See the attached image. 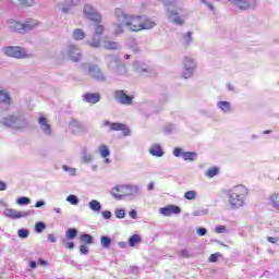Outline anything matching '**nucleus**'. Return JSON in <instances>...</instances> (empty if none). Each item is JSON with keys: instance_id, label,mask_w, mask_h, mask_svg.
Instances as JSON below:
<instances>
[{"instance_id": "aec40b11", "label": "nucleus", "mask_w": 279, "mask_h": 279, "mask_svg": "<svg viewBox=\"0 0 279 279\" xmlns=\"http://www.w3.org/2000/svg\"><path fill=\"white\" fill-rule=\"evenodd\" d=\"M217 107L222 110V112H232V105L230 101H219Z\"/></svg>"}, {"instance_id": "9d476101", "label": "nucleus", "mask_w": 279, "mask_h": 279, "mask_svg": "<svg viewBox=\"0 0 279 279\" xmlns=\"http://www.w3.org/2000/svg\"><path fill=\"white\" fill-rule=\"evenodd\" d=\"M85 16L89 19V21H94L95 23H101V14L95 10V8L90 7L89 4H86L83 10Z\"/></svg>"}, {"instance_id": "cd10ccee", "label": "nucleus", "mask_w": 279, "mask_h": 279, "mask_svg": "<svg viewBox=\"0 0 279 279\" xmlns=\"http://www.w3.org/2000/svg\"><path fill=\"white\" fill-rule=\"evenodd\" d=\"M169 16L177 25H182V23H184V21H182L180 16H178V12L171 11Z\"/></svg>"}, {"instance_id": "864d4df0", "label": "nucleus", "mask_w": 279, "mask_h": 279, "mask_svg": "<svg viewBox=\"0 0 279 279\" xmlns=\"http://www.w3.org/2000/svg\"><path fill=\"white\" fill-rule=\"evenodd\" d=\"M267 241L269 243L276 244V243H278V238L269 236V238H267Z\"/></svg>"}, {"instance_id": "4c0bfd02", "label": "nucleus", "mask_w": 279, "mask_h": 279, "mask_svg": "<svg viewBox=\"0 0 279 279\" xmlns=\"http://www.w3.org/2000/svg\"><path fill=\"white\" fill-rule=\"evenodd\" d=\"M114 215L117 219H124L125 218V209L119 208L116 209Z\"/></svg>"}, {"instance_id": "680f3d73", "label": "nucleus", "mask_w": 279, "mask_h": 279, "mask_svg": "<svg viewBox=\"0 0 279 279\" xmlns=\"http://www.w3.org/2000/svg\"><path fill=\"white\" fill-rule=\"evenodd\" d=\"M29 267L31 269H36V262H31Z\"/></svg>"}, {"instance_id": "ddd939ff", "label": "nucleus", "mask_w": 279, "mask_h": 279, "mask_svg": "<svg viewBox=\"0 0 279 279\" xmlns=\"http://www.w3.org/2000/svg\"><path fill=\"white\" fill-rule=\"evenodd\" d=\"M68 56L72 62H80L82 60V53H80V49L76 46L68 47Z\"/></svg>"}, {"instance_id": "13d9d810", "label": "nucleus", "mask_w": 279, "mask_h": 279, "mask_svg": "<svg viewBox=\"0 0 279 279\" xmlns=\"http://www.w3.org/2000/svg\"><path fill=\"white\" fill-rule=\"evenodd\" d=\"M185 38L187 39V43H191V40H192V33H191V32H187V33L185 34Z\"/></svg>"}, {"instance_id": "bb28decb", "label": "nucleus", "mask_w": 279, "mask_h": 279, "mask_svg": "<svg viewBox=\"0 0 279 279\" xmlns=\"http://www.w3.org/2000/svg\"><path fill=\"white\" fill-rule=\"evenodd\" d=\"M77 236V229H68L65 231V239L73 240Z\"/></svg>"}, {"instance_id": "a211bd4d", "label": "nucleus", "mask_w": 279, "mask_h": 279, "mask_svg": "<svg viewBox=\"0 0 279 279\" xmlns=\"http://www.w3.org/2000/svg\"><path fill=\"white\" fill-rule=\"evenodd\" d=\"M125 24H123V22L118 21V23L113 24V34L116 36H121V34H123V32H125Z\"/></svg>"}, {"instance_id": "e2e57ef3", "label": "nucleus", "mask_w": 279, "mask_h": 279, "mask_svg": "<svg viewBox=\"0 0 279 279\" xmlns=\"http://www.w3.org/2000/svg\"><path fill=\"white\" fill-rule=\"evenodd\" d=\"M54 211H57V213H58V215H60V214L62 213V209H60V208H56V209H54Z\"/></svg>"}, {"instance_id": "6e6d98bb", "label": "nucleus", "mask_w": 279, "mask_h": 279, "mask_svg": "<svg viewBox=\"0 0 279 279\" xmlns=\"http://www.w3.org/2000/svg\"><path fill=\"white\" fill-rule=\"evenodd\" d=\"M129 215H130L131 219H136V216H137L136 210H134V209L131 210Z\"/></svg>"}, {"instance_id": "412c9836", "label": "nucleus", "mask_w": 279, "mask_h": 279, "mask_svg": "<svg viewBox=\"0 0 279 279\" xmlns=\"http://www.w3.org/2000/svg\"><path fill=\"white\" fill-rule=\"evenodd\" d=\"M183 68L195 70V60H193L191 57H185L183 60Z\"/></svg>"}, {"instance_id": "0eeeda50", "label": "nucleus", "mask_w": 279, "mask_h": 279, "mask_svg": "<svg viewBox=\"0 0 279 279\" xmlns=\"http://www.w3.org/2000/svg\"><path fill=\"white\" fill-rule=\"evenodd\" d=\"M86 75H88V77L92 80H96V82H106V75L98 65L89 64Z\"/></svg>"}, {"instance_id": "49530a36", "label": "nucleus", "mask_w": 279, "mask_h": 279, "mask_svg": "<svg viewBox=\"0 0 279 279\" xmlns=\"http://www.w3.org/2000/svg\"><path fill=\"white\" fill-rule=\"evenodd\" d=\"M208 232V230H206V228H198L197 229V234L199 236H206V233Z\"/></svg>"}, {"instance_id": "20e7f679", "label": "nucleus", "mask_w": 279, "mask_h": 279, "mask_svg": "<svg viewBox=\"0 0 279 279\" xmlns=\"http://www.w3.org/2000/svg\"><path fill=\"white\" fill-rule=\"evenodd\" d=\"M3 125L14 128L15 130H23V128H27V122L19 117L9 116L4 118Z\"/></svg>"}, {"instance_id": "ea45409f", "label": "nucleus", "mask_w": 279, "mask_h": 279, "mask_svg": "<svg viewBox=\"0 0 279 279\" xmlns=\"http://www.w3.org/2000/svg\"><path fill=\"white\" fill-rule=\"evenodd\" d=\"M233 3V5H236L240 10H243L245 8V1L244 0H229Z\"/></svg>"}, {"instance_id": "a19ab883", "label": "nucleus", "mask_w": 279, "mask_h": 279, "mask_svg": "<svg viewBox=\"0 0 279 279\" xmlns=\"http://www.w3.org/2000/svg\"><path fill=\"white\" fill-rule=\"evenodd\" d=\"M215 232L217 234H225V232H228V227H226L223 225L218 226V227H216Z\"/></svg>"}, {"instance_id": "052dcab7", "label": "nucleus", "mask_w": 279, "mask_h": 279, "mask_svg": "<svg viewBox=\"0 0 279 279\" xmlns=\"http://www.w3.org/2000/svg\"><path fill=\"white\" fill-rule=\"evenodd\" d=\"M147 190L148 191H154V183H148V185H147Z\"/></svg>"}, {"instance_id": "c756f323", "label": "nucleus", "mask_w": 279, "mask_h": 279, "mask_svg": "<svg viewBox=\"0 0 279 279\" xmlns=\"http://www.w3.org/2000/svg\"><path fill=\"white\" fill-rule=\"evenodd\" d=\"M99 151L102 158H108V156H110V149L106 145H101Z\"/></svg>"}, {"instance_id": "0e129e2a", "label": "nucleus", "mask_w": 279, "mask_h": 279, "mask_svg": "<svg viewBox=\"0 0 279 279\" xmlns=\"http://www.w3.org/2000/svg\"><path fill=\"white\" fill-rule=\"evenodd\" d=\"M263 134H271V131L266 130V131L263 132Z\"/></svg>"}, {"instance_id": "6ab92c4d", "label": "nucleus", "mask_w": 279, "mask_h": 279, "mask_svg": "<svg viewBox=\"0 0 279 279\" xmlns=\"http://www.w3.org/2000/svg\"><path fill=\"white\" fill-rule=\"evenodd\" d=\"M141 243H143V239L138 234H133L129 238L130 247H135V245H138Z\"/></svg>"}, {"instance_id": "f03ea898", "label": "nucleus", "mask_w": 279, "mask_h": 279, "mask_svg": "<svg viewBox=\"0 0 279 279\" xmlns=\"http://www.w3.org/2000/svg\"><path fill=\"white\" fill-rule=\"evenodd\" d=\"M136 193H138V186L136 185H117L110 192L112 197L118 201L123 199V197H129L130 195H136Z\"/></svg>"}, {"instance_id": "72a5a7b5", "label": "nucleus", "mask_w": 279, "mask_h": 279, "mask_svg": "<svg viewBox=\"0 0 279 279\" xmlns=\"http://www.w3.org/2000/svg\"><path fill=\"white\" fill-rule=\"evenodd\" d=\"M31 203H32V201L25 196L20 197L16 201V204H19V206H27V204H31Z\"/></svg>"}, {"instance_id": "1a4fd4ad", "label": "nucleus", "mask_w": 279, "mask_h": 279, "mask_svg": "<svg viewBox=\"0 0 279 279\" xmlns=\"http://www.w3.org/2000/svg\"><path fill=\"white\" fill-rule=\"evenodd\" d=\"M229 203L234 208H239L240 206H243V194H241L238 187L231 191L229 196Z\"/></svg>"}, {"instance_id": "bf43d9fd", "label": "nucleus", "mask_w": 279, "mask_h": 279, "mask_svg": "<svg viewBox=\"0 0 279 279\" xmlns=\"http://www.w3.org/2000/svg\"><path fill=\"white\" fill-rule=\"evenodd\" d=\"M7 185L3 181H0V191H5Z\"/></svg>"}, {"instance_id": "603ef678", "label": "nucleus", "mask_w": 279, "mask_h": 279, "mask_svg": "<svg viewBox=\"0 0 279 279\" xmlns=\"http://www.w3.org/2000/svg\"><path fill=\"white\" fill-rule=\"evenodd\" d=\"M37 265H40L41 267H47V265L49 264L45 259H38Z\"/></svg>"}, {"instance_id": "de8ad7c7", "label": "nucleus", "mask_w": 279, "mask_h": 279, "mask_svg": "<svg viewBox=\"0 0 279 279\" xmlns=\"http://www.w3.org/2000/svg\"><path fill=\"white\" fill-rule=\"evenodd\" d=\"M184 153H182V148H174L173 150V155L175 156V158H180V156H182Z\"/></svg>"}, {"instance_id": "4468645a", "label": "nucleus", "mask_w": 279, "mask_h": 279, "mask_svg": "<svg viewBox=\"0 0 279 279\" xmlns=\"http://www.w3.org/2000/svg\"><path fill=\"white\" fill-rule=\"evenodd\" d=\"M83 99L87 104H99V101H101V94H99V93H86L83 96Z\"/></svg>"}, {"instance_id": "c03bdc74", "label": "nucleus", "mask_w": 279, "mask_h": 279, "mask_svg": "<svg viewBox=\"0 0 279 279\" xmlns=\"http://www.w3.org/2000/svg\"><path fill=\"white\" fill-rule=\"evenodd\" d=\"M181 258H190L191 257V254L189 253L187 250H182L179 252Z\"/></svg>"}, {"instance_id": "6e6552de", "label": "nucleus", "mask_w": 279, "mask_h": 279, "mask_svg": "<svg viewBox=\"0 0 279 279\" xmlns=\"http://www.w3.org/2000/svg\"><path fill=\"white\" fill-rule=\"evenodd\" d=\"M4 53L10 58H17V59L27 58V52H25V49L21 47H15V46H9L4 48Z\"/></svg>"}, {"instance_id": "4d7b16f0", "label": "nucleus", "mask_w": 279, "mask_h": 279, "mask_svg": "<svg viewBox=\"0 0 279 279\" xmlns=\"http://www.w3.org/2000/svg\"><path fill=\"white\" fill-rule=\"evenodd\" d=\"M48 241H50V243H56V236L53 234H48Z\"/></svg>"}, {"instance_id": "8fccbe9b", "label": "nucleus", "mask_w": 279, "mask_h": 279, "mask_svg": "<svg viewBox=\"0 0 279 279\" xmlns=\"http://www.w3.org/2000/svg\"><path fill=\"white\" fill-rule=\"evenodd\" d=\"M80 252H81V254H88V246L81 245L80 246Z\"/></svg>"}, {"instance_id": "2f4dec72", "label": "nucleus", "mask_w": 279, "mask_h": 279, "mask_svg": "<svg viewBox=\"0 0 279 279\" xmlns=\"http://www.w3.org/2000/svg\"><path fill=\"white\" fill-rule=\"evenodd\" d=\"M100 243H101L102 247L107 248V247H110V244L112 243V240L110 238L106 236V235H102L100 238Z\"/></svg>"}, {"instance_id": "dca6fc26", "label": "nucleus", "mask_w": 279, "mask_h": 279, "mask_svg": "<svg viewBox=\"0 0 279 279\" xmlns=\"http://www.w3.org/2000/svg\"><path fill=\"white\" fill-rule=\"evenodd\" d=\"M149 154L151 156H156L157 158H161V156H165V151H162V147L159 144H154L149 148Z\"/></svg>"}, {"instance_id": "7ed1b4c3", "label": "nucleus", "mask_w": 279, "mask_h": 279, "mask_svg": "<svg viewBox=\"0 0 279 279\" xmlns=\"http://www.w3.org/2000/svg\"><path fill=\"white\" fill-rule=\"evenodd\" d=\"M35 27H38V21L36 20H28L26 23L13 22L11 25V32L26 34V32H31V29H34Z\"/></svg>"}, {"instance_id": "39448f33", "label": "nucleus", "mask_w": 279, "mask_h": 279, "mask_svg": "<svg viewBox=\"0 0 279 279\" xmlns=\"http://www.w3.org/2000/svg\"><path fill=\"white\" fill-rule=\"evenodd\" d=\"M102 125L105 128H109L110 132H122L123 136H130L131 131L130 128H128L124 123L119 122H110L106 120Z\"/></svg>"}, {"instance_id": "393cba45", "label": "nucleus", "mask_w": 279, "mask_h": 279, "mask_svg": "<svg viewBox=\"0 0 279 279\" xmlns=\"http://www.w3.org/2000/svg\"><path fill=\"white\" fill-rule=\"evenodd\" d=\"M182 158L183 160H190V161H194L197 159V153H191V151H186L182 154Z\"/></svg>"}, {"instance_id": "58836bf2", "label": "nucleus", "mask_w": 279, "mask_h": 279, "mask_svg": "<svg viewBox=\"0 0 279 279\" xmlns=\"http://www.w3.org/2000/svg\"><path fill=\"white\" fill-rule=\"evenodd\" d=\"M194 72H195V70L184 69L183 70V77H184V80H189L190 77H193V73Z\"/></svg>"}, {"instance_id": "c9c22d12", "label": "nucleus", "mask_w": 279, "mask_h": 279, "mask_svg": "<svg viewBox=\"0 0 279 279\" xmlns=\"http://www.w3.org/2000/svg\"><path fill=\"white\" fill-rule=\"evenodd\" d=\"M21 8H32L34 0H19Z\"/></svg>"}, {"instance_id": "f257e3e1", "label": "nucleus", "mask_w": 279, "mask_h": 279, "mask_svg": "<svg viewBox=\"0 0 279 279\" xmlns=\"http://www.w3.org/2000/svg\"><path fill=\"white\" fill-rule=\"evenodd\" d=\"M114 15L117 21L123 23L130 32L138 33L147 29H154L156 22L145 15H130L124 13L122 9H114Z\"/></svg>"}, {"instance_id": "7c9ffc66", "label": "nucleus", "mask_w": 279, "mask_h": 279, "mask_svg": "<svg viewBox=\"0 0 279 279\" xmlns=\"http://www.w3.org/2000/svg\"><path fill=\"white\" fill-rule=\"evenodd\" d=\"M81 241L83 243H87V245H90V243H93V235L92 234H88V233H83L81 235Z\"/></svg>"}, {"instance_id": "4be33fe9", "label": "nucleus", "mask_w": 279, "mask_h": 279, "mask_svg": "<svg viewBox=\"0 0 279 279\" xmlns=\"http://www.w3.org/2000/svg\"><path fill=\"white\" fill-rule=\"evenodd\" d=\"M215 175H219V167L214 166L205 172L206 178H215Z\"/></svg>"}, {"instance_id": "f704fd0d", "label": "nucleus", "mask_w": 279, "mask_h": 279, "mask_svg": "<svg viewBox=\"0 0 279 279\" xmlns=\"http://www.w3.org/2000/svg\"><path fill=\"white\" fill-rule=\"evenodd\" d=\"M195 197H197V192L196 191H187L184 193V198L185 199H195Z\"/></svg>"}, {"instance_id": "e433bc0d", "label": "nucleus", "mask_w": 279, "mask_h": 279, "mask_svg": "<svg viewBox=\"0 0 279 279\" xmlns=\"http://www.w3.org/2000/svg\"><path fill=\"white\" fill-rule=\"evenodd\" d=\"M66 201L72 204V206H77L80 204V201L77 199V196L75 195H69Z\"/></svg>"}, {"instance_id": "b1692460", "label": "nucleus", "mask_w": 279, "mask_h": 279, "mask_svg": "<svg viewBox=\"0 0 279 279\" xmlns=\"http://www.w3.org/2000/svg\"><path fill=\"white\" fill-rule=\"evenodd\" d=\"M73 38L75 40H84V38H86V34L84 33V31L80 29V28H76L74 32H73Z\"/></svg>"}, {"instance_id": "423d86ee", "label": "nucleus", "mask_w": 279, "mask_h": 279, "mask_svg": "<svg viewBox=\"0 0 279 279\" xmlns=\"http://www.w3.org/2000/svg\"><path fill=\"white\" fill-rule=\"evenodd\" d=\"M113 97L121 106H132L134 104V96H130L123 89L116 90Z\"/></svg>"}, {"instance_id": "f3484780", "label": "nucleus", "mask_w": 279, "mask_h": 279, "mask_svg": "<svg viewBox=\"0 0 279 279\" xmlns=\"http://www.w3.org/2000/svg\"><path fill=\"white\" fill-rule=\"evenodd\" d=\"M39 125L48 136L51 135V125L47 122V118L40 117L39 118Z\"/></svg>"}, {"instance_id": "c85d7f7f", "label": "nucleus", "mask_w": 279, "mask_h": 279, "mask_svg": "<svg viewBox=\"0 0 279 279\" xmlns=\"http://www.w3.org/2000/svg\"><path fill=\"white\" fill-rule=\"evenodd\" d=\"M270 202L274 208H277V210H279V193L272 194L270 196Z\"/></svg>"}, {"instance_id": "09e8293b", "label": "nucleus", "mask_w": 279, "mask_h": 279, "mask_svg": "<svg viewBox=\"0 0 279 279\" xmlns=\"http://www.w3.org/2000/svg\"><path fill=\"white\" fill-rule=\"evenodd\" d=\"M218 258H219V255H217V254H211V255L209 256V263H217Z\"/></svg>"}, {"instance_id": "9b49d317", "label": "nucleus", "mask_w": 279, "mask_h": 279, "mask_svg": "<svg viewBox=\"0 0 279 279\" xmlns=\"http://www.w3.org/2000/svg\"><path fill=\"white\" fill-rule=\"evenodd\" d=\"M106 31V28L104 27V25H97L95 28V33H94V38L90 43V47H94L95 49L99 48L101 45V39H97V36H101V34H104V32Z\"/></svg>"}, {"instance_id": "a878e982", "label": "nucleus", "mask_w": 279, "mask_h": 279, "mask_svg": "<svg viewBox=\"0 0 279 279\" xmlns=\"http://www.w3.org/2000/svg\"><path fill=\"white\" fill-rule=\"evenodd\" d=\"M89 208H90V210H94L95 213H99V210H101V204L96 199L90 201Z\"/></svg>"}, {"instance_id": "473e14b6", "label": "nucleus", "mask_w": 279, "mask_h": 279, "mask_svg": "<svg viewBox=\"0 0 279 279\" xmlns=\"http://www.w3.org/2000/svg\"><path fill=\"white\" fill-rule=\"evenodd\" d=\"M105 49L117 50L119 49V44H117L116 41H106Z\"/></svg>"}, {"instance_id": "774afa93", "label": "nucleus", "mask_w": 279, "mask_h": 279, "mask_svg": "<svg viewBox=\"0 0 279 279\" xmlns=\"http://www.w3.org/2000/svg\"><path fill=\"white\" fill-rule=\"evenodd\" d=\"M203 1V3H207L208 4V1H210V0H202Z\"/></svg>"}, {"instance_id": "5fc2aeb1", "label": "nucleus", "mask_w": 279, "mask_h": 279, "mask_svg": "<svg viewBox=\"0 0 279 279\" xmlns=\"http://www.w3.org/2000/svg\"><path fill=\"white\" fill-rule=\"evenodd\" d=\"M41 206H45V202H44V201H38V202L35 204V208H41Z\"/></svg>"}, {"instance_id": "37998d69", "label": "nucleus", "mask_w": 279, "mask_h": 279, "mask_svg": "<svg viewBox=\"0 0 279 279\" xmlns=\"http://www.w3.org/2000/svg\"><path fill=\"white\" fill-rule=\"evenodd\" d=\"M45 228H46L45 222H36V225H35L36 232H43V230H45Z\"/></svg>"}, {"instance_id": "69168bd1", "label": "nucleus", "mask_w": 279, "mask_h": 279, "mask_svg": "<svg viewBox=\"0 0 279 279\" xmlns=\"http://www.w3.org/2000/svg\"><path fill=\"white\" fill-rule=\"evenodd\" d=\"M62 12L66 13V12H69V9L63 8V9H62Z\"/></svg>"}, {"instance_id": "3c124183", "label": "nucleus", "mask_w": 279, "mask_h": 279, "mask_svg": "<svg viewBox=\"0 0 279 279\" xmlns=\"http://www.w3.org/2000/svg\"><path fill=\"white\" fill-rule=\"evenodd\" d=\"M102 217L104 219H110V217H112V213H110L109 210H105L102 211Z\"/></svg>"}, {"instance_id": "338daca9", "label": "nucleus", "mask_w": 279, "mask_h": 279, "mask_svg": "<svg viewBox=\"0 0 279 279\" xmlns=\"http://www.w3.org/2000/svg\"><path fill=\"white\" fill-rule=\"evenodd\" d=\"M208 8L215 10V7L213 4H208Z\"/></svg>"}, {"instance_id": "a18cd8bd", "label": "nucleus", "mask_w": 279, "mask_h": 279, "mask_svg": "<svg viewBox=\"0 0 279 279\" xmlns=\"http://www.w3.org/2000/svg\"><path fill=\"white\" fill-rule=\"evenodd\" d=\"M63 243L65 245V250H73V247H75V243L73 242H66L65 240H63Z\"/></svg>"}, {"instance_id": "79ce46f5", "label": "nucleus", "mask_w": 279, "mask_h": 279, "mask_svg": "<svg viewBox=\"0 0 279 279\" xmlns=\"http://www.w3.org/2000/svg\"><path fill=\"white\" fill-rule=\"evenodd\" d=\"M17 234L21 239H27V236H29V230L21 229L17 231Z\"/></svg>"}, {"instance_id": "5701e85b", "label": "nucleus", "mask_w": 279, "mask_h": 279, "mask_svg": "<svg viewBox=\"0 0 279 279\" xmlns=\"http://www.w3.org/2000/svg\"><path fill=\"white\" fill-rule=\"evenodd\" d=\"M0 101L10 106L12 104V98H10V94L5 93V90H0Z\"/></svg>"}, {"instance_id": "f8f14e48", "label": "nucleus", "mask_w": 279, "mask_h": 279, "mask_svg": "<svg viewBox=\"0 0 279 279\" xmlns=\"http://www.w3.org/2000/svg\"><path fill=\"white\" fill-rule=\"evenodd\" d=\"M161 215L165 217H171V215H180L182 209L175 205H169L160 209Z\"/></svg>"}, {"instance_id": "2eb2a0df", "label": "nucleus", "mask_w": 279, "mask_h": 279, "mask_svg": "<svg viewBox=\"0 0 279 279\" xmlns=\"http://www.w3.org/2000/svg\"><path fill=\"white\" fill-rule=\"evenodd\" d=\"M29 215V211H19L14 209H7V217L10 219H21L23 217H27Z\"/></svg>"}]
</instances>
